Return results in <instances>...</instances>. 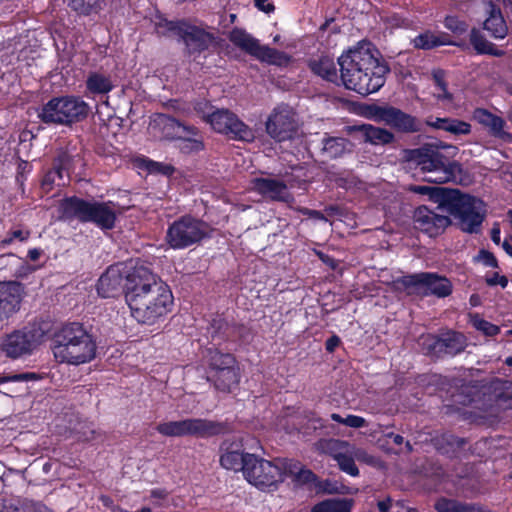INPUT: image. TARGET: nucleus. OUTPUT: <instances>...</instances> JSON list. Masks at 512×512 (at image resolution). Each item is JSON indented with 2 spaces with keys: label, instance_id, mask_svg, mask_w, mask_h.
Wrapping results in <instances>:
<instances>
[{
  "label": "nucleus",
  "instance_id": "47",
  "mask_svg": "<svg viewBox=\"0 0 512 512\" xmlns=\"http://www.w3.org/2000/svg\"><path fill=\"white\" fill-rule=\"evenodd\" d=\"M193 135L187 134L182 140L180 149L185 153L199 152L204 148L203 142L199 138H192Z\"/></svg>",
  "mask_w": 512,
  "mask_h": 512
},
{
  "label": "nucleus",
  "instance_id": "24",
  "mask_svg": "<svg viewBox=\"0 0 512 512\" xmlns=\"http://www.w3.org/2000/svg\"><path fill=\"white\" fill-rule=\"evenodd\" d=\"M473 119L485 127L489 134L504 142H512V134L505 131V120L486 109L476 108L473 111Z\"/></svg>",
  "mask_w": 512,
  "mask_h": 512
},
{
  "label": "nucleus",
  "instance_id": "61",
  "mask_svg": "<svg viewBox=\"0 0 512 512\" xmlns=\"http://www.w3.org/2000/svg\"><path fill=\"white\" fill-rule=\"evenodd\" d=\"M43 254V250L42 249H39V248H33V249H30L28 251V258L31 260V261H37L41 255Z\"/></svg>",
  "mask_w": 512,
  "mask_h": 512
},
{
  "label": "nucleus",
  "instance_id": "25",
  "mask_svg": "<svg viewBox=\"0 0 512 512\" xmlns=\"http://www.w3.org/2000/svg\"><path fill=\"white\" fill-rule=\"evenodd\" d=\"M221 450L220 464L223 468L233 471L242 470L244 472L249 454L243 453L240 443L224 442Z\"/></svg>",
  "mask_w": 512,
  "mask_h": 512
},
{
  "label": "nucleus",
  "instance_id": "13",
  "mask_svg": "<svg viewBox=\"0 0 512 512\" xmlns=\"http://www.w3.org/2000/svg\"><path fill=\"white\" fill-rule=\"evenodd\" d=\"M42 332L34 328L14 330L3 336L0 351L10 359H19L31 355L39 346Z\"/></svg>",
  "mask_w": 512,
  "mask_h": 512
},
{
  "label": "nucleus",
  "instance_id": "8",
  "mask_svg": "<svg viewBox=\"0 0 512 512\" xmlns=\"http://www.w3.org/2000/svg\"><path fill=\"white\" fill-rule=\"evenodd\" d=\"M447 210L461 231L470 234L480 232L486 217V206L482 200L455 191L447 202Z\"/></svg>",
  "mask_w": 512,
  "mask_h": 512
},
{
  "label": "nucleus",
  "instance_id": "50",
  "mask_svg": "<svg viewBox=\"0 0 512 512\" xmlns=\"http://www.w3.org/2000/svg\"><path fill=\"white\" fill-rule=\"evenodd\" d=\"M195 110L207 122V114H211V106L208 102H199L195 105Z\"/></svg>",
  "mask_w": 512,
  "mask_h": 512
},
{
  "label": "nucleus",
  "instance_id": "9",
  "mask_svg": "<svg viewBox=\"0 0 512 512\" xmlns=\"http://www.w3.org/2000/svg\"><path fill=\"white\" fill-rule=\"evenodd\" d=\"M88 104L79 97L53 98L41 109L38 117L47 124L70 125L87 117Z\"/></svg>",
  "mask_w": 512,
  "mask_h": 512
},
{
  "label": "nucleus",
  "instance_id": "26",
  "mask_svg": "<svg viewBox=\"0 0 512 512\" xmlns=\"http://www.w3.org/2000/svg\"><path fill=\"white\" fill-rule=\"evenodd\" d=\"M379 117L388 125L398 128L399 130L405 132H414L418 130L415 118L403 113L399 109L393 107L381 109Z\"/></svg>",
  "mask_w": 512,
  "mask_h": 512
},
{
  "label": "nucleus",
  "instance_id": "43",
  "mask_svg": "<svg viewBox=\"0 0 512 512\" xmlns=\"http://www.w3.org/2000/svg\"><path fill=\"white\" fill-rule=\"evenodd\" d=\"M30 230L25 229L23 227H15L10 230L6 237L3 238L0 242V247L5 248L6 246L12 244L14 241L24 242L30 237Z\"/></svg>",
  "mask_w": 512,
  "mask_h": 512
},
{
  "label": "nucleus",
  "instance_id": "35",
  "mask_svg": "<svg viewBox=\"0 0 512 512\" xmlns=\"http://www.w3.org/2000/svg\"><path fill=\"white\" fill-rule=\"evenodd\" d=\"M86 87L92 94H107L114 88V85L109 75L92 72L87 77Z\"/></svg>",
  "mask_w": 512,
  "mask_h": 512
},
{
  "label": "nucleus",
  "instance_id": "22",
  "mask_svg": "<svg viewBox=\"0 0 512 512\" xmlns=\"http://www.w3.org/2000/svg\"><path fill=\"white\" fill-rule=\"evenodd\" d=\"M22 293L20 283L0 282V322L19 309Z\"/></svg>",
  "mask_w": 512,
  "mask_h": 512
},
{
  "label": "nucleus",
  "instance_id": "64",
  "mask_svg": "<svg viewBox=\"0 0 512 512\" xmlns=\"http://www.w3.org/2000/svg\"><path fill=\"white\" fill-rule=\"evenodd\" d=\"M0 512H20L18 508L3 503L0 505Z\"/></svg>",
  "mask_w": 512,
  "mask_h": 512
},
{
  "label": "nucleus",
  "instance_id": "51",
  "mask_svg": "<svg viewBox=\"0 0 512 512\" xmlns=\"http://www.w3.org/2000/svg\"><path fill=\"white\" fill-rule=\"evenodd\" d=\"M25 390L26 388L16 385L11 387H5L3 390H0V393L13 397L22 394Z\"/></svg>",
  "mask_w": 512,
  "mask_h": 512
},
{
  "label": "nucleus",
  "instance_id": "12",
  "mask_svg": "<svg viewBox=\"0 0 512 512\" xmlns=\"http://www.w3.org/2000/svg\"><path fill=\"white\" fill-rule=\"evenodd\" d=\"M229 39L235 46L263 62L283 66L287 65L290 61V57L287 54L261 45L257 39L243 29H233L230 32Z\"/></svg>",
  "mask_w": 512,
  "mask_h": 512
},
{
  "label": "nucleus",
  "instance_id": "52",
  "mask_svg": "<svg viewBox=\"0 0 512 512\" xmlns=\"http://www.w3.org/2000/svg\"><path fill=\"white\" fill-rule=\"evenodd\" d=\"M254 2L255 6L265 13H271L275 9L274 5L269 3L268 0H254Z\"/></svg>",
  "mask_w": 512,
  "mask_h": 512
},
{
  "label": "nucleus",
  "instance_id": "20",
  "mask_svg": "<svg viewBox=\"0 0 512 512\" xmlns=\"http://www.w3.org/2000/svg\"><path fill=\"white\" fill-rule=\"evenodd\" d=\"M186 45L190 54L200 53L216 44V36L202 25H195L185 21L180 38Z\"/></svg>",
  "mask_w": 512,
  "mask_h": 512
},
{
  "label": "nucleus",
  "instance_id": "23",
  "mask_svg": "<svg viewBox=\"0 0 512 512\" xmlns=\"http://www.w3.org/2000/svg\"><path fill=\"white\" fill-rule=\"evenodd\" d=\"M251 189L273 201L288 202L292 198L286 184L273 178H254Z\"/></svg>",
  "mask_w": 512,
  "mask_h": 512
},
{
  "label": "nucleus",
  "instance_id": "48",
  "mask_svg": "<svg viewBox=\"0 0 512 512\" xmlns=\"http://www.w3.org/2000/svg\"><path fill=\"white\" fill-rule=\"evenodd\" d=\"M444 26L457 35H462L468 30V24L456 16H447L444 20Z\"/></svg>",
  "mask_w": 512,
  "mask_h": 512
},
{
  "label": "nucleus",
  "instance_id": "14",
  "mask_svg": "<svg viewBox=\"0 0 512 512\" xmlns=\"http://www.w3.org/2000/svg\"><path fill=\"white\" fill-rule=\"evenodd\" d=\"M207 123L214 131L237 140L250 142L255 138L253 130L228 109H217L207 114Z\"/></svg>",
  "mask_w": 512,
  "mask_h": 512
},
{
  "label": "nucleus",
  "instance_id": "53",
  "mask_svg": "<svg viewBox=\"0 0 512 512\" xmlns=\"http://www.w3.org/2000/svg\"><path fill=\"white\" fill-rule=\"evenodd\" d=\"M487 284L490 286L494 285H501L502 287H505L507 285V279L505 276H499L497 273L493 275L491 278H487Z\"/></svg>",
  "mask_w": 512,
  "mask_h": 512
},
{
  "label": "nucleus",
  "instance_id": "36",
  "mask_svg": "<svg viewBox=\"0 0 512 512\" xmlns=\"http://www.w3.org/2000/svg\"><path fill=\"white\" fill-rule=\"evenodd\" d=\"M435 508L437 512H491L490 510L485 509L484 507L477 504L463 503L446 499L439 500L436 503Z\"/></svg>",
  "mask_w": 512,
  "mask_h": 512
},
{
  "label": "nucleus",
  "instance_id": "29",
  "mask_svg": "<svg viewBox=\"0 0 512 512\" xmlns=\"http://www.w3.org/2000/svg\"><path fill=\"white\" fill-rule=\"evenodd\" d=\"M427 124L435 129L443 130L456 136L471 133V125L468 122L455 118H430L427 120Z\"/></svg>",
  "mask_w": 512,
  "mask_h": 512
},
{
  "label": "nucleus",
  "instance_id": "45",
  "mask_svg": "<svg viewBox=\"0 0 512 512\" xmlns=\"http://www.w3.org/2000/svg\"><path fill=\"white\" fill-rule=\"evenodd\" d=\"M73 431L78 436L79 440L89 441L94 438L95 430L93 424L87 421H79L74 427Z\"/></svg>",
  "mask_w": 512,
  "mask_h": 512
},
{
  "label": "nucleus",
  "instance_id": "62",
  "mask_svg": "<svg viewBox=\"0 0 512 512\" xmlns=\"http://www.w3.org/2000/svg\"><path fill=\"white\" fill-rule=\"evenodd\" d=\"M377 506H378V509L380 512H389V510L391 508L390 498L383 500V501H379Z\"/></svg>",
  "mask_w": 512,
  "mask_h": 512
},
{
  "label": "nucleus",
  "instance_id": "27",
  "mask_svg": "<svg viewBox=\"0 0 512 512\" xmlns=\"http://www.w3.org/2000/svg\"><path fill=\"white\" fill-rule=\"evenodd\" d=\"M320 149L321 155L328 159H336L352 151V144L343 137L331 136L325 133Z\"/></svg>",
  "mask_w": 512,
  "mask_h": 512
},
{
  "label": "nucleus",
  "instance_id": "5",
  "mask_svg": "<svg viewBox=\"0 0 512 512\" xmlns=\"http://www.w3.org/2000/svg\"><path fill=\"white\" fill-rule=\"evenodd\" d=\"M405 158L410 166L425 173V180L430 183L443 184L456 181L461 173V166L450 161L440 151L439 146L431 143L406 151Z\"/></svg>",
  "mask_w": 512,
  "mask_h": 512
},
{
  "label": "nucleus",
  "instance_id": "19",
  "mask_svg": "<svg viewBox=\"0 0 512 512\" xmlns=\"http://www.w3.org/2000/svg\"><path fill=\"white\" fill-rule=\"evenodd\" d=\"M407 286H421L425 295H434L439 298L446 297L452 292L451 282L442 276L434 273H418L408 276L404 280Z\"/></svg>",
  "mask_w": 512,
  "mask_h": 512
},
{
  "label": "nucleus",
  "instance_id": "57",
  "mask_svg": "<svg viewBox=\"0 0 512 512\" xmlns=\"http://www.w3.org/2000/svg\"><path fill=\"white\" fill-rule=\"evenodd\" d=\"M481 257H482V260H483L485 265L490 266V267H496L497 266V260H496V258L494 257V255L492 253H489V252H486V251H482L481 252Z\"/></svg>",
  "mask_w": 512,
  "mask_h": 512
},
{
  "label": "nucleus",
  "instance_id": "7",
  "mask_svg": "<svg viewBox=\"0 0 512 512\" xmlns=\"http://www.w3.org/2000/svg\"><path fill=\"white\" fill-rule=\"evenodd\" d=\"M316 449L320 453L331 456L337 462L341 471L353 477L359 475V469L355 464V460L375 468L382 466V462L378 457L369 454L367 450L357 447L348 441L322 439L316 443Z\"/></svg>",
  "mask_w": 512,
  "mask_h": 512
},
{
  "label": "nucleus",
  "instance_id": "15",
  "mask_svg": "<svg viewBox=\"0 0 512 512\" xmlns=\"http://www.w3.org/2000/svg\"><path fill=\"white\" fill-rule=\"evenodd\" d=\"M296 129L295 113L287 105L277 106L266 121V132L278 142L291 139Z\"/></svg>",
  "mask_w": 512,
  "mask_h": 512
},
{
  "label": "nucleus",
  "instance_id": "44",
  "mask_svg": "<svg viewBox=\"0 0 512 512\" xmlns=\"http://www.w3.org/2000/svg\"><path fill=\"white\" fill-rule=\"evenodd\" d=\"M40 379H41V376L37 373L24 372V373L0 376V384H6V383L21 384V383L30 382V381H37Z\"/></svg>",
  "mask_w": 512,
  "mask_h": 512
},
{
  "label": "nucleus",
  "instance_id": "10",
  "mask_svg": "<svg viewBox=\"0 0 512 512\" xmlns=\"http://www.w3.org/2000/svg\"><path fill=\"white\" fill-rule=\"evenodd\" d=\"M209 232V226L204 221L182 216L169 225L165 240L173 249H184L199 243Z\"/></svg>",
  "mask_w": 512,
  "mask_h": 512
},
{
  "label": "nucleus",
  "instance_id": "33",
  "mask_svg": "<svg viewBox=\"0 0 512 512\" xmlns=\"http://www.w3.org/2000/svg\"><path fill=\"white\" fill-rule=\"evenodd\" d=\"M214 382L216 389L222 392H231L239 382V375L236 367L229 369H220L217 373L209 376Z\"/></svg>",
  "mask_w": 512,
  "mask_h": 512
},
{
  "label": "nucleus",
  "instance_id": "49",
  "mask_svg": "<svg viewBox=\"0 0 512 512\" xmlns=\"http://www.w3.org/2000/svg\"><path fill=\"white\" fill-rule=\"evenodd\" d=\"M366 424V420L363 417L356 415H348L344 420V425L352 428H362L365 427Z\"/></svg>",
  "mask_w": 512,
  "mask_h": 512
},
{
  "label": "nucleus",
  "instance_id": "59",
  "mask_svg": "<svg viewBox=\"0 0 512 512\" xmlns=\"http://www.w3.org/2000/svg\"><path fill=\"white\" fill-rule=\"evenodd\" d=\"M150 496L155 500H163L168 496V492L165 489H153Z\"/></svg>",
  "mask_w": 512,
  "mask_h": 512
},
{
  "label": "nucleus",
  "instance_id": "42",
  "mask_svg": "<svg viewBox=\"0 0 512 512\" xmlns=\"http://www.w3.org/2000/svg\"><path fill=\"white\" fill-rule=\"evenodd\" d=\"M470 323L476 330L481 331L486 336H495L500 331L498 326L484 320L477 314L470 316Z\"/></svg>",
  "mask_w": 512,
  "mask_h": 512
},
{
  "label": "nucleus",
  "instance_id": "32",
  "mask_svg": "<svg viewBox=\"0 0 512 512\" xmlns=\"http://www.w3.org/2000/svg\"><path fill=\"white\" fill-rule=\"evenodd\" d=\"M354 130L358 131L366 142L373 145H385L394 139V135L390 131L370 124L356 126Z\"/></svg>",
  "mask_w": 512,
  "mask_h": 512
},
{
  "label": "nucleus",
  "instance_id": "34",
  "mask_svg": "<svg viewBox=\"0 0 512 512\" xmlns=\"http://www.w3.org/2000/svg\"><path fill=\"white\" fill-rule=\"evenodd\" d=\"M413 44L418 49H432L442 45H453L454 43L448 39L445 33L436 34L431 31H426L414 38Z\"/></svg>",
  "mask_w": 512,
  "mask_h": 512
},
{
  "label": "nucleus",
  "instance_id": "28",
  "mask_svg": "<svg viewBox=\"0 0 512 512\" xmlns=\"http://www.w3.org/2000/svg\"><path fill=\"white\" fill-rule=\"evenodd\" d=\"M489 17L484 22V29L496 39H504L508 33V28L501 11L493 2L488 3Z\"/></svg>",
  "mask_w": 512,
  "mask_h": 512
},
{
  "label": "nucleus",
  "instance_id": "31",
  "mask_svg": "<svg viewBox=\"0 0 512 512\" xmlns=\"http://www.w3.org/2000/svg\"><path fill=\"white\" fill-rule=\"evenodd\" d=\"M309 67L312 72L329 82H337L339 77L337 68L332 58L329 56H320L309 61Z\"/></svg>",
  "mask_w": 512,
  "mask_h": 512
},
{
  "label": "nucleus",
  "instance_id": "6",
  "mask_svg": "<svg viewBox=\"0 0 512 512\" xmlns=\"http://www.w3.org/2000/svg\"><path fill=\"white\" fill-rule=\"evenodd\" d=\"M124 208L112 201H85L78 197L66 198L61 202V217L91 222L102 230L115 227L116 219Z\"/></svg>",
  "mask_w": 512,
  "mask_h": 512
},
{
  "label": "nucleus",
  "instance_id": "54",
  "mask_svg": "<svg viewBox=\"0 0 512 512\" xmlns=\"http://www.w3.org/2000/svg\"><path fill=\"white\" fill-rule=\"evenodd\" d=\"M151 171H159L165 175H169L172 173L173 168L169 165H161L159 163L153 162L149 168Z\"/></svg>",
  "mask_w": 512,
  "mask_h": 512
},
{
  "label": "nucleus",
  "instance_id": "46",
  "mask_svg": "<svg viewBox=\"0 0 512 512\" xmlns=\"http://www.w3.org/2000/svg\"><path fill=\"white\" fill-rule=\"evenodd\" d=\"M70 6L80 14H90L98 8V0H71Z\"/></svg>",
  "mask_w": 512,
  "mask_h": 512
},
{
  "label": "nucleus",
  "instance_id": "30",
  "mask_svg": "<svg viewBox=\"0 0 512 512\" xmlns=\"http://www.w3.org/2000/svg\"><path fill=\"white\" fill-rule=\"evenodd\" d=\"M122 284V277L118 269L109 268L99 278L97 284L98 294L104 298L111 297L117 292Z\"/></svg>",
  "mask_w": 512,
  "mask_h": 512
},
{
  "label": "nucleus",
  "instance_id": "58",
  "mask_svg": "<svg viewBox=\"0 0 512 512\" xmlns=\"http://www.w3.org/2000/svg\"><path fill=\"white\" fill-rule=\"evenodd\" d=\"M410 190L412 192H415L417 194H421V195H427V194H430L432 188L429 187V186H423V185H414V186H411L410 187Z\"/></svg>",
  "mask_w": 512,
  "mask_h": 512
},
{
  "label": "nucleus",
  "instance_id": "39",
  "mask_svg": "<svg viewBox=\"0 0 512 512\" xmlns=\"http://www.w3.org/2000/svg\"><path fill=\"white\" fill-rule=\"evenodd\" d=\"M235 358L229 353L211 351L209 356L210 374L217 373L220 369H229L236 367Z\"/></svg>",
  "mask_w": 512,
  "mask_h": 512
},
{
  "label": "nucleus",
  "instance_id": "60",
  "mask_svg": "<svg viewBox=\"0 0 512 512\" xmlns=\"http://www.w3.org/2000/svg\"><path fill=\"white\" fill-rule=\"evenodd\" d=\"M491 239L495 244H500V227L498 224H494L491 230Z\"/></svg>",
  "mask_w": 512,
  "mask_h": 512
},
{
  "label": "nucleus",
  "instance_id": "55",
  "mask_svg": "<svg viewBox=\"0 0 512 512\" xmlns=\"http://www.w3.org/2000/svg\"><path fill=\"white\" fill-rule=\"evenodd\" d=\"M340 338L336 335L331 336L327 339L325 347L326 350L330 353L334 352V350L339 346L340 344Z\"/></svg>",
  "mask_w": 512,
  "mask_h": 512
},
{
  "label": "nucleus",
  "instance_id": "11",
  "mask_svg": "<svg viewBox=\"0 0 512 512\" xmlns=\"http://www.w3.org/2000/svg\"><path fill=\"white\" fill-rule=\"evenodd\" d=\"M156 430L166 437L192 436L206 438L219 434L222 426L214 421L202 418H187L179 421L161 422Z\"/></svg>",
  "mask_w": 512,
  "mask_h": 512
},
{
  "label": "nucleus",
  "instance_id": "41",
  "mask_svg": "<svg viewBox=\"0 0 512 512\" xmlns=\"http://www.w3.org/2000/svg\"><path fill=\"white\" fill-rule=\"evenodd\" d=\"M432 78L435 85L438 87L439 92L436 94L439 100H446L451 102L453 95L447 90V83L445 81V72L441 69L434 70L432 72Z\"/></svg>",
  "mask_w": 512,
  "mask_h": 512
},
{
  "label": "nucleus",
  "instance_id": "1",
  "mask_svg": "<svg viewBox=\"0 0 512 512\" xmlns=\"http://www.w3.org/2000/svg\"><path fill=\"white\" fill-rule=\"evenodd\" d=\"M130 314L139 324L153 326L171 311L173 295L169 287L144 266L130 271L124 284Z\"/></svg>",
  "mask_w": 512,
  "mask_h": 512
},
{
  "label": "nucleus",
  "instance_id": "18",
  "mask_svg": "<svg viewBox=\"0 0 512 512\" xmlns=\"http://www.w3.org/2000/svg\"><path fill=\"white\" fill-rule=\"evenodd\" d=\"M74 157L66 151H60L53 161L52 169L46 172L42 181L41 189L48 193L56 186H64L70 179V172L73 169Z\"/></svg>",
  "mask_w": 512,
  "mask_h": 512
},
{
  "label": "nucleus",
  "instance_id": "37",
  "mask_svg": "<svg viewBox=\"0 0 512 512\" xmlns=\"http://www.w3.org/2000/svg\"><path fill=\"white\" fill-rule=\"evenodd\" d=\"M185 21H169L161 15L154 19L155 31L160 36L180 38Z\"/></svg>",
  "mask_w": 512,
  "mask_h": 512
},
{
  "label": "nucleus",
  "instance_id": "4",
  "mask_svg": "<svg viewBox=\"0 0 512 512\" xmlns=\"http://www.w3.org/2000/svg\"><path fill=\"white\" fill-rule=\"evenodd\" d=\"M53 353L60 362L80 365L94 359L96 344L81 324L70 323L55 335Z\"/></svg>",
  "mask_w": 512,
  "mask_h": 512
},
{
  "label": "nucleus",
  "instance_id": "3",
  "mask_svg": "<svg viewBox=\"0 0 512 512\" xmlns=\"http://www.w3.org/2000/svg\"><path fill=\"white\" fill-rule=\"evenodd\" d=\"M244 477L249 483L262 490L276 487L285 477L291 478L296 485H304L315 479L314 473L299 461L277 459L271 462L254 455H248Z\"/></svg>",
  "mask_w": 512,
  "mask_h": 512
},
{
  "label": "nucleus",
  "instance_id": "17",
  "mask_svg": "<svg viewBox=\"0 0 512 512\" xmlns=\"http://www.w3.org/2000/svg\"><path fill=\"white\" fill-rule=\"evenodd\" d=\"M148 130L151 135L160 139H180L187 134H198L196 127L181 123L166 114H155L150 120Z\"/></svg>",
  "mask_w": 512,
  "mask_h": 512
},
{
  "label": "nucleus",
  "instance_id": "16",
  "mask_svg": "<svg viewBox=\"0 0 512 512\" xmlns=\"http://www.w3.org/2000/svg\"><path fill=\"white\" fill-rule=\"evenodd\" d=\"M422 345L430 355L437 357L443 355L454 356L465 349L466 338L459 332L448 331L439 337L433 335L422 337Z\"/></svg>",
  "mask_w": 512,
  "mask_h": 512
},
{
  "label": "nucleus",
  "instance_id": "38",
  "mask_svg": "<svg viewBox=\"0 0 512 512\" xmlns=\"http://www.w3.org/2000/svg\"><path fill=\"white\" fill-rule=\"evenodd\" d=\"M470 42L480 54H489L496 57H501L505 54L503 50L496 48L493 43L489 42L477 29L471 30Z\"/></svg>",
  "mask_w": 512,
  "mask_h": 512
},
{
  "label": "nucleus",
  "instance_id": "63",
  "mask_svg": "<svg viewBox=\"0 0 512 512\" xmlns=\"http://www.w3.org/2000/svg\"><path fill=\"white\" fill-rule=\"evenodd\" d=\"M387 437L391 438L393 443L396 445H401L404 442V438L399 434H394L391 432L387 434Z\"/></svg>",
  "mask_w": 512,
  "mask_h": 512
},
{
  "label": "nucleus",
  "instance_id": "21",
  "mask_svg": "<svg viewBox=\"0 0 512 512\" xmlns=\"http://www.w3.org/2000/svg\"><path fill=\"white\" fill-rule=\"evenodd\" d=\"M414 220L416 227L430 237L441 234L450 224L447 216L439 215L424 206L415 211Z\"/></svg>",
  "mask_w": 512,
  "mask_h": 512
},
{
  "label": "nucleus",
  "instance_id": "56",
  "mask_svg": "<svg viewBox=\"0 0 512 512\" xmlns=\"http://www.w3.org/2000/svg\"><path fill=\"white\" fill-rule=\"evenodd\" d=\"M299 212H301L302 214L307 215L311 218H315L318 220H326V217L320 211H317V210H311L308 208H299Z\"/></svg>",
  "mask_w": 512,
  "mask_h": 512
},
{
  "label": "nucleus",
  "instance_id": "2",
  "mask_svg": "<svg viewBox=\"0 0 512 512\" xmlns=\"http://www.w3.org/2000/svg\"><path fill=\"white\" fill-rule=\"evenodd\" d=\"M338 64L343 85L362 96L377 92L389 72L388 66L374 55L372 44L365 41L343 53Z\"/></svg>",
  "mask_w": 512,
  "mask_h": 512
},
{
  "label": "nucleus",
  "instance_id": "40",
  "mask_svg": "<svg viewBox=\"0 0 512 512\" xmlns=\"http://www.w3.org/2000/svg\"><path fill=\"white\" fill-rule=\"evenodd\" d=\"M351 502L346 499H328L316 504L311 512H350Z\"/></svg>",
  "mask_w": 512,
  "mask_h": 512
}]
</instances>
